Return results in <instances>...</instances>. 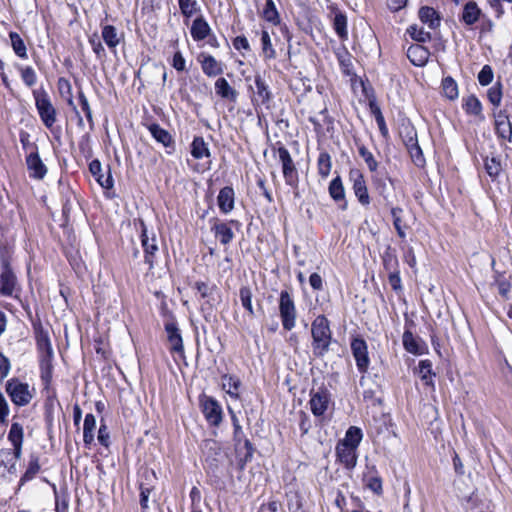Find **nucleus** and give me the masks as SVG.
<instances>
[{
	"label": "nucleus",
	"instance_id": "obj_1",
	"mask_svg": "<svg viewBox=\"0 0 512 512\" xmlns=\"http://www.w3.org/2000/svg\"><path fill=\"white\" fill-rule=\"evenodd\" d=\"M205 447L209 451H214V454L206 455L204 461V470L208 478V482L213 488L217 490H224L226 488L224 477L230 473L228 468L224 467L217 457L221 455L220 448L213 440L205 441Z\"/></svg>",
	"mask_w": 512,
	"mask_h": 512
},
{
	"label": "nucleus",
	"instance_id": "obj_2",
	"mask_svg": "<svg viewBox=\"0 0 512 512\" xmlns=\"http://www.w3.org/2000/svg\"><path fill=\"white\" fill-rule=\"evenodd\" d=\"M312 351L316 358H323L333 340L330 322L325 315H318L311 324Z\"/></svg>",
	"mask_w": 512,
	"mask_h": 512
},
{
	"label": "nucleus",
	"instance_id": "obj_3",
	"mask_svg": "<svg viewBox=\"0 0 512 512\" xmlns=\"http://www.w3.org/2000/svg\"><path fill=\"white\" fill-rule=\"evenodd\" d=\"M276 145V151L282 165V173L285 184L293 190L294 196L299 198V174L295 163L290 155V152L281 142H277Z\"/></svg>",
	"mask_w": 512,
	"mask_h": 512
},
{
	"label": "nucleus",
	"instance_id": "obj_4",
	"mask_svg": "<svg viewBox=\"0 0 512 512\" xmlns=\"http://www.w3.org/2000/svg\"><path fill=\"white\" fill-rule=\"evenodd\" d=\"M32 95L35 107L43 125L51 129L57 120V111L51 102L48 92L43 86L34 89Z\"/></svg>",
	"mask_w": 512,
	"mask_h": 512
},
{
	"label": "nucleus",
	"instance_id": "obj_5",
	"mask_svg": "<svg viewBox=\"0 0 512 512\" xmlns=\"http://www.w3.org/2000/svg\"><path fill=\"white\" fill-rule=\"evenodd\" d=\"M139 226L144 263L148 266V270L151 271L155 268L157 253L159 251L157 237L154 231L149 232L143 219H139Z\"/></svg>",
	"mask_w": 512,
	"mask_h": 512
},
{
	"label": "nucleus",
	"instance_id": "obj_6",
	"mask_svg": "<svg viewBox=\"0 0 512 512\" xmlns=\"http://www.w3.org/2000/svg\"><path fill=\"white\" fill-rule=\"evenodd\" d=\"M5 390L11 402L18 407L28 405L33 398L28 383L22 382L16 377L7 380Z\"/></svg>",
	"mask_w": 512,
	"mask_h": 512
},
{
	"label": "nucleus",
	"instance_id": "obj_7",
	"mask_svg": "<svg viewBox=\"0 0 512 512\" xmlns=\"http://www.w3.org/2000/svg\"><path fill=\"white\" fill-rule=\"evenodd\" d=\"M201 412L210 426L218 427L223 420V409L219 401L205 393L199 396Z\"/></svg>",
	"mask_w": 512,
	"mask_h": 512
},
{
	"label": "nucleus",
	"instance_id": "obj_8",
	"mask_svg": "<svg viewBox=\"0 0 512 512\" xmlns=\"http://www.w3.org/2000/svg\"><path fill=\"white\" fill-rule=\"evenodd\" d=\"M279 315L283 329L291 331L296 325L297 311L293 297L287 290L279 295Z\"/></svg>",
	"mask_w": 512,
	"mask_h": 512
},
{
	"label": "nucleus",
	"instance_id": "obj_9",
	"mask_svg": "<svg viewBox=\"0 0 512 512\" xmlns=\"http://www.w3.org/2000/svg\"><path fill=\"white\" fill-rule=\"evenodd\" d=\"M21 292V284L14 269L12 267L0 269V295L20 301Z\"/></svg>",
	"mask_w": 512,
	"mask_h": 512
},
{
	"label": "nucleus",
	"instance_id": "obj_10",
	"mask_svg": "<svg viewBox=\"0 0 512 512\" xmlns=\"http://www.w3.org/2000/svg\"><path fill=\"white\" fill-rule=\"evenodd\" d=\"M164 330L167 334L170 353L185 359L182 334L179 329L177 320L172 314L170 315L169 320L164 323Z\"/></svg>",
	"mask_w": 512,
	"mask_h": 512
},
{
	"label": "nucleus",
	"instance_id": "obj_11",
	"mask_svg": "<svg viewBox=\"0 0 512 512\" xmlns=\"http://www.w3.org/2000/svg\"><path fill=\"white\" fill-rule=\"evenodd\" d=\"M350 348L358 372L361 374H365L368 371L370 365L368 345L366 341L360 336L354 337L351 340Z\"/></svg>",
	"mask_w": 512,
	"mask_h": 512
},
{
	"label": "nucleus",
	"instance_id": "obj_12",
	"mask_svg": "<svg viewBox=\"0 0 512 512\" xmlns=\"http://www.w3.org/2000/svg\"><path fill=\"white\" fill-rule=\"evenodd\" d=\"M331 403V393L324 385L318 387L317 390L310 391V410L315 417H321L328 410Z\"/></svg>",
	"mask_w": 512,
	"mask_h": 512
},
{
	"label": "nucleus",
	"instance_id": "obj_13",
	"mask_svg": "<svg viewBox=\"0 0 512 512\" xmlns=\"http://www.w3.org/2000/svg\"><path fill=\"white\" fill-rule=\"evenodd\" d=\"M255 90H253V97L251 98L254 106H264L266 109L270 108L273 99L272 91L263 77L257 73L254 77Z\"/></svg>",
	"mask_w": 512,
	"mask_h": 512
},
{
	"label": "nucleus",
	"instance_id": "obj_14",
	"mask_svg": "<svg viewBox=\"0 0 512 512\" xmlns=\"http://www.w3.org/2000/svg\"><path fill=\"white\" fill-rule=\"evenodd\" d=\"M211 224V231L214 236L219 239L222 245H228L234 238V232L232 226L240 225L238 220L231 219L228 222H222L218 218H212L209 220Z\"/></svg>",
	"mask_w": 512,
	"mask_h": 512
},
{
	"label": "nucleus",
	"instance_id": "obj_15",
	"mask_svg": "<svg viewBox=\"0 0 512 512\" xmlns=\"http://www.w3.org/2000/svg\"><path fill=\"white\" fill-rule=\"evenodd\" d=\"M349 180L352 182V189L359 203L362 206H368L370 196L363 173L359 169H350Z\"/></svg>",
	"mask_w": 512,
	"mask_h": 512
},
{
	"label": "nucleus",
	"instance_id": "obj_16",
	"mask_svg": "<svg viewBox=\"0 0 512 512\" xmlns=\"http://www.w3.org/2000/svg\"><path fill=\"white\" fill-rule=\"evenodd\" d=\"M495 134L501 141L512 142V123L506 110L494 111Z\"/></svg>",
	"mask_w": 512,
	"mask_h": 512
},
{
	"label": "nucleus",
	"instance_id": "obj_17",
	"mask_svg": "<svg viewBox=\"0 0 512 512\" xmlns=\"http://www.w3.org/2000/svg\"><path fill=\"white\" fill-rule=\"evenodd\" d=\"M26 165L33 179L42 180L47 174V167L40 158L37 146H33V151L26 156Z\"/></svg>",
	"mask_w": 512,
	"mask_h": 512
},
{
	"label": "nucleus",
	"instance_id": "obj_18",
	"mask_svg": "<svg viewBox=\"0 0 512 512\" xmlns=\"http://www.w3.org/2000/svg\"><path fill=\"white\" fill-rule=\"evenodd\" d=\"M146 128L150 132L153 139L162 144L166 148L168 154H172L175 151V141L172 135L158 123L153 122L146 125Z\"/></svg>",
	"mask_w": 512,
	"mask_h": 512
},
{
	"label": "nucleus",
	"instance_id": "obj_19",
	"mask_svg": "<svg viewBox=\"0 0 512 512\" xmlns=\"http://www.w3.org/2000/svg\"><path fill=\"white\" fill-rule=\"evenodd\" d=\"M407 325L406 323L405 327H407ZM402 343L404 349L410 354L423 355L428 352L426 343L422 339L415 337L409 328H405Z\"/></svg>",
	"mask_w": 512,
	"mask_h": 512
},
{
	"label": "nucleus",
	"instance_id": "obj_20",
	"mask_svg": "<svg viewBox=\"0 0 512 512\" xmlns=\"http://www.w3.org/2000/svg\"><path fill=\"white\" fill-rule=\"evenodd\" d=\"M89 172L94 177L95 181L106 190L112 189L114 186V180L111 173L110 165H107L106 176L102 173V164L98 159H93L89 163Z\"/></svg>",
	"mask_w": 512,
	"mask_h": 512
},
{
	"label": "nucleus",
	"instance_id": "obj_21",
	"mask_svg": "<svg viewBox=\"0 0 512 512\" xmlns=\"http://www.w3.org/2000/svg\"><path fill=\"white\" fill-rule=\"evenodd\" d=\"M328 193L331 199L338 204L342 211L347 210L348 201L346 199L345 188L340 175L335 176L329 183Z\"/></svg>",
	"mask_w": 512,
	"mask_h": 512
},
{
	"label": "nucleus",
	"instance_id": "obj_22",
	"mask_svg": "<svg viewBox=\"0 0 512 512\" xmlns=\"http://www.w3.org/2000/svg\"><path fill=\"white\" fill-rule=\"evenodd\" d=\"M337 460L344 466L345 469L351 471L357 464V449L345 446L344 444L337 443L336 448Z\"/></svg>",
	"mask_w": 512,
	"mask_h": 512
},
{
	"label": "nucleus",
	"instance_id": "obj_23",
	"mask_svg": "<svg viewBox=\"0 0 512 512\" xmlns=\"http://www.w3.org/2000/svg\"><path fill=\"white\" fill-rule=\"evenodd\" d=\"M407 58L416 67H423L427 64L430 51L421 44H411L406 51Z\"/></svg>",
	"mask_w": 512,
	"mask_h": 512
},
{
	"label": "nucleus",
	"instance_id": "obj_24",
	"mask_svg": "<svg viewBox=\"0 0 512 512\" xmlns=\"http://www.w3.org/2000/svg\"><path fill=\"white\" fill-rule=\"evenodd\" d=\"M481 16L482 10L479 8L478 4L470 0L464 4L462 12L459 15V21L466 26H473L480 20Z\"/></svg>",
	"mask_w": 512,
	"mask_h": 512
},
{
	"label": "nucleus",
	"instance_id": "obj_25",
	"mask_svg": "<svg viewBox=\"0 0 512 512\" xmlns=\"http://www.w3.org/2000/svg\"><path fill=\"white\" fill-rule=\"evenodd\" d=\"M217 205L222 214H229L235 206V192L232 186L220 189L217 196Z\"/></svg>",
	"mask_w": 512,
	"mask_h": 512
},
{
	"label": "nucleus",
	"instance_id": "obj_26",
	"mask_svg": "<svg viewBox=\"0 0 512 512\" xmlns=\"http://www.w3.org/2000/svg\"><path fill=\"white\" fill-rule=\"evenodd\" d=\"M212 30L207 20L202 16L196 17L190 27V34L194 41L199 42L208 38Z\"/></svg>",
	"mask_w": 512,
	"mask_h": 512
},
{
	"label": "nucleus",
	"instance_id": "obj_27",
	"mask_svg": "<svg viewBox=\"0 0 512 512\" xmlns=\"http://www.w3.org/2000/svg\"><path fill=\"white\" fill-rule=\"evenodd\" d=\"M33 330L38 349L41 351H45L48 357L51 358L53 350L48 331L44 329L40 322L33 323Z\"/></svg>",
	"mask_w": 512,
	"mask_h": 512
},
{
	"label": "nucleus",
	"instance_id": "obj_28",
	"mask_svg": "<svg viewBox=\"0 0 512 512\" xmlns=\"http://www.w3.org/2000/svg\"><path fill=\"white\" fill-rule=\"evenodd\" d=\"M368 472L364 474L365 486L377 495L383 493L382 478L379 476L375 465H367Z\"/></svg>",
	"mask_w": 512,
	"mask_h": 512
},
{
	"label": "nucleus",
	"instance_id": "obj_29",
	"mask_svg": "<svg viewBox=\"0 0 512 512\" xmlns=\"http://www.w3.org/2000/svg\"><path fill=\"white\" fill-rule=\"evenodd\" d=\"M462 108L467 115L478 117L480 120H484L483 106L481 101L476 95L471 94L462 99Z\"/></svg>",
	"mask_w": 512,
	"mask_h": 512
},
{
	"label": "nucleus",
	"instance_id": "obj_30",
	"mask_svg": "<svg viewBox=\"0 0 512 512\" xmlns=\"http://www.w3.org/2000/svg\"><path fill=\"white\" fill-rule=\"evenodd\" d=\"M418 17L422 23L427 24L430 29H436L440 26L441 16L433 7L422 6L419 9Z\"/></svg>",
	"mask_w": 512,
	"mask_h": 512
},
{
	"label": "nucleus",
	"instance_id": "obj_31",
	"mask_svg": "<svg viewBox=\"0 0 512 512\" xmlns=\"http://www.w3.org/2000/svg\"><path fill=\"white\" fill-rule=\"evenodd\" d=\"M201 68L203 73L208 77H216L223 73L222 63L218 62L215 57L210 54L202 55Z\"/></svg>",
	"mask_w": 512,
	"mask_h": 512
},
{
	"label": "nucleus",
	"instance_id": "obj_32",
	"mask_svg": "<svg viewBox=\"0 0 512 512\" xmlns=\"http://www.w3.org/2000/svg\"><path fill=\"white\" fill-rule=\"evenodd\" d=\"M222 388L226 393L233 399L238 400L240 398L239 389L241 387V380L236 375L225 374L221 377Z\"/></svg>",
	"mask_w": 512,
	"mask_h": 512
},
{
	"label": "nucleus",
	"instance_id": "obj_33",
	"mask_svg": "<svg viewBox=\"0 0 512 512\" xmlns=\"http://www.w3.org/2000/svg\"><path fill=\"white\" fill-rule=\"evenodd\" d=\"M416 373L419 375L424 385L434 388V377L436 373L433 371L432 362L428 359L420 360Z\"/></svg>",
	"mask_w": 512,
	"mask_h": 512
},
{
	"label": "nucleus",
	"instance_id": "obj_34",
	"mask_svg": "<svg viewBox=\"0 0 512 512\" xmlns=\"http://www.w3.org/2000/svg\"><path fill=\"white\" fill-rule=\"evenodd\" d=\"M190 153L194 159L209 158L211 156L208 144L202 136H195L190 145Z\"/></svg>",
	"mask_w": 512,
	"mask_h": 512
},
{
	"label": "nucleus",
	"instance_id": "obj_35",
	"mask_svg": "<svg viewBox=\"0 0 512 512\" xmlns=\"http://www.w3.org/2000/svg\"><path fill=\"white\" fill-rule=\"evenodd\" d=\"M363 439V432L361 428L357 426H350L346 432L345 436L338 443L344 444L345 446L351 447L352 449H357Z\"/></svg>",
	"mask_w": 512,
	"mask_h": 512
},
{
	"label": "nucleus",
	"instance_id": "obj_36",
	"mask_svg": "<svg viewBox=\"0 0 512 512\" xmlns=\"http://www.w3.org/2000/svg\"><path fill=\"white\" fill-rule=\"evenodd\" d=\"M215 92L219 97L233 102L236 101L238 95L237 91L232 88L229 82L223 77L216 80Z\"/></svg>",
	"mask_w": 512,
	"mask_h": 512
},
{
	"label": "nucleus",
	"instance_id": "obj_37",
	"mask_svg": "<svg viewBox=\"0 0 512 512\" xmlns=\"http://www.w3.org/2000/svg\"><path fill=\"white\" fill-rule=\"evenodd\" d=\"M101 36L107 47L115 52V49L121 40L118 36L116 27L110 24L104 25L101 29Z\"/></svg>",
	"mask_w": 512,
	"mask_h": 512
},
{
	"label": "nucleus",
	"instance_id": "obj_38",
	"mask_svg": "<svg viewBox=\"0 0 512 512\" xmlns=\"http://www.w3.org/2000/svg\"><path fill=\"white\" fill-rule=\"evenodd\" d=\"M333 29L341 40H346L348 38L347 16L337 8H335L333 18Z\"/></svg>",
	"mask_w": 512,
	"mask_h": 512
},
{
	"label": "nucleus",
	"instance_id": "obj_39",
	"mask_svg": "<svg viewBox=\"0 0 512 512\" xmlns=\"http://www.w3.org/2000/svg\"><path fill=\"white\" fill-rule=\"evenodd\" d=\"M96 428V418L92 413H88L85 415L84 424H83V442L86 447H90V445L94 441V430Z\"/></svg>",
	"mask_w": 512,
	"mask_h": 512
},
{
	"label": "nucleus",
	"instance_id": "obj_40",
	"mask_svg": "<svg viewBox=\"0 0 512 512\" xmlns=\"http://www.w3.org/2000/svg\"><path fill=\"white\" fill-rule=\"evenodd\" d=\"M10 44L13 52L20 59H28L27 47L22 37L15 31L9 32Z\"/></svg>",
	"mask_w": 512,
	"mask_h": 512
},
{
	"label": "nucleus",
	"instance_id": "obj_41",
	"mask_svg": "<svg viewBox=\"0 0 512 512\" xmlns=\"http://www.w3.org/2000/svg\"><path fill=\"white\" fill-rule=\"evenodd\" d=\"M441 88H442L443 96H445L447 99L454 101L458 98V96H459L458 84L452 76L448 75L442 79Z\"/></svg>",
	"mask_w": 512,
	"mask_h": 512
},
{
	"label": "nucleus",
	"instance_id": "obj_42",
	"mask_svg": "<svg viewBox=\"0 0 512 512\" xmlns=\"http://www.w3.org/2000/svg\"><path fill=\"white\" fill-rule=\"evenodd\" d=\"M484 168L488 176L495 180L502 171L501 159L498 155L486 156L484 159Z\"/></svg>",
	"mask_w": 512,
	"mask_h": 512
},
{
	"label": "nucleus",
	"instance_id": "obj_43",
	"mask_svg": "<svg viewBox=\"0 0 512 512\" xmlns=\"http://www.w3.org/2000/svg\"><path fill=\"white\" fill-rule=\"evenodd\" d=\"M261 16L263 19L273 26H277L281 22V17L273 0H266Z\"/></svg>",
	"mask_w": 512,
	"mask_h": 512
},
{
	"label": "nucleus",
	"instance_id": "obj_44",
	"mask_svg": "<svg viewBox=\"0 0 512 512\" xmlns=\"http://www.w3.org/2000/svg\"><path fill=\"white\" fill-rule=\"evenodd\" d=\"M383 267L387 272L397 271L399 269V261L396 251L391 246H387L382 256Z\"/></svg>",
	"mask_w": 512,
	"mask_h": 512
},
{
	"label": "nucleus",
	"instance_id": "obj_45",
	"mask_svg": "<svg viewBox=\"0 0 512 512\" xmlns=\"http://www.w3.org/2000/svg\"><path fill=\"white\" fill-rule=\"evenodd\" d=\"M336 57L342 72L347 76L352 75L353 63L352 55L350 52L345 47H343L336 52Z\"/></svg>",
	"mask_w": 512,
	"mask_h": 512
},
{
	"label": "nucleus",
	"instance_id": "obj_46",
	"mask_svg": "<svg viewBox=\"0 0 512 512\" xmlns=\"http://www.w3.org/2000/svg\"><path fill=\"white\" fill-rule=\"evenodd\" d=\"M40 471L39 458L36 455H31L26 471L19 480V486H23L25 483L34 479L36 474Z\"/></svg>",
	"mask_w": 512,
	"mask_h": 512
},
{
	"label": "nucleus",
	"instance_id": "obj_47",
	"mask_svg": "<svg viewBox=\"0 0 512 512\" xmlns=\"http://www.w3.org/2000/svg\"><path fill=\"white\" fill-rule=\"evenodd\" d=\"M403 212V209L401 207H392L391 208V216L393 219V226L397 232V235L399 238L404 240L406 238V229L408 228V225L404 224L401 218V213Z\"/></svg>",
	"mask_w": 512,
	"mask_h": 512
},
{
	"label": "nucleus",
	"instance_id": "obj_48",
	"mask_svg": "<svg viewBox=\"0 0 512 512\" xmlns=\"http://www.w3.org/2000/svg\"><path fill=\"white\" fill-rule=\"evenodd\" d=\"M182 16L189 19L201 11V7L197 0H177Z\"/></svg>",
	"mask_w": 512,
	"mask_h": 512
},
{
	"label": "nucleus",
	"instance_id": "obj_49",
	"mask_svg": "<svg viewBox=\"0 0 512 512\" xmlns=\"http://www.w3.org/2000/svg\"><path fill=\"white\" fill-rule=\"evenodd\" d=\"M254 446L251 441L247 438L242 440V454L237 455L239 457L238 465L239 470H244L247 462L253 458Z\"/></svg>",
	"mask_w": 512,
	"mask_h": 512
},
{
	"label": "nucleus",
	"instance_id": "obj_50",
	"mask_svg": "<svg viewBox=\"0 0 512 512\" xmlns=\"http://www.w3.org/2000/svg\"><path fill=\"white\" fill-rule=\"evenodd\" d=\"M406 33L416 41V44L426 43L431 40L432 35L430 32L425 31L422 27L417 26L416 24L410 25Z\"/></svg>",
	"mask_w": 512,
	"mask_h": 512
},
{
	"label": "nucleus",
	"instance_id": "obj_51",
	"mask_svg": "<svg viewBox=\"0 0 512 512\" xmlns=\"http://www.w3.org/2000/svg\"><path fill=\"white\" fill-rule=\"evenodd\" d=\"M15 68L20 72L21 79L27 87H32L37 82V74L32 66L16 64Z\"/></svg>",
	"mask_w": 512,
	"mask_h": 512
},
{
	"label": "nucleus",
	"instance_id": "obj_52",
	"mask_svg": "<svg viewBox=\"0 0 512 512\" xmlns=\"http://www.w3.org/2000/svg\"><path fill=\"white\" fill-rule=\"evenodd\" d=\"M53 366L50 358L44 359L40 364V378L44 389L48 390L52 381Z\"/></svg>",
	"mask_w": 512,
	"mask_h": 512
},
{
	"label": "nucleus",
	"instance_id": "obj_53",
	"mask_svg": "<svg viewBox=\"0 0 512 512\" xmlns=\"http://www.w3.org/2000/svg\"><path fill=\"white\" fill-rule=\"evenodd\" d=\"M401 137L406 149H409L418 143L417 131L412 125H407L403 127L401 131Z\"/></svg>",
	"mask_w": 512,
	"mask_h": 512
},
{
	"label": "nucleus",
	"instance_id": "obj_54",
	"mask_svg": "<svg viewBox=\"0 0 512 512\" xmlns=\"http://www.w3.org/2000/svg\"><path fill=\"white\" fill-rule=\"evenodd\" d=\"M57 87L60 95L67 99V104L71 107L75 106L72 96V86L68 79L60 77L57 81Z\"/></svg>",
	"mask_w": 512,
	"mask_h": 512
},
{
	"label": "nucleus",
	"instance_id": "obj_55",
	"mask_svg": "<svg viewBox=\"0 0 512 512\" xmlns=\"http://www.w3.org/2000/svg\"><path fill=\"white\" fill-rule=\"evenodd\" d=\"M261 46L265 59L276 58V51L272 46L270 34L267 30L261 31Z\"/></svg>",
	"mask_w": 512,
	"mask_h": 512
},
{
	"label": "nucleus",
	"instance_id": "obj_56",
	"mask_svg": "<svg viewBox=\"0 0 512 512\" xmlns=\"http://www.w3.org/2000/svg\"><path fill=\"white\" fill-rule=\"evenodd\" d=\"M318 173L322 178L328 177L331 172L332 163L331 157L327 152H321L317 161Z\"/></svg>",
	"mask_w": 512,
	"mask_h": 512
},
{
	"label": "nucleus",
	"instance_id": "obj_57",
	"mask_svg": "<svg viewBox=\"0 0 512 512\" xmlns=\"http://www.w3.org/2000/svg\"><path fill=\"white\" fill-rule=\"evenodd\" d=\"M239 297L243 308L250 316H254V309L252 306V291L248 286H242L239 290Z\"/></svg>",
	"mask_w": 512,
	"mask_h": 512
},
{
	"label": "nucleus",
	"instance_id": "obj_58",
	"mask_svg": "<svg viewBox=\"0 0 512 512\" xmlns=\"http://www.w3.org/2000/svg\"><path fill=\"white\" fill-rule=\"evenodd\" d=\"M502 83L500 81H497L493 86H491L487 91V98L489 102L495 106L498 107L501 104L502 100Z\"/></svg>",
	"mask_w": 512,
	"mask_h": 512
},
{
	"label": "nucleus",
	"instance_id": "obj_59",
	"mask_svg": "<svg viewBox=\"0 0 512 512\" xmlns=\"http://www.w3.org/2000/svg\"><path fill=\"white\" fill-rule=\"evenodd\" d=\"M78 100H79V104L81 106V109L84 112L85 117H86V119H87V121L89 123L90 130H93V128H94V121H93L92 111H91L88 99H87V97L85 96V94H84V92L82 90L78 91Z\"/></svg>",
	"mask_w": 512,
	"mask_h": 512
},
{
	"label": "nucleus",
	"instance_id": "obj_60",
	"mask_svg": "<svg viewBox=\"0 0 512 512\" xmlns=\"http://www.w3.org/2000/svg\"><path fill=\"white\" fill-rule=\"evenodd\" d=\"M23 437L24 432L22 425L18 422H13L8 432V440L10 441L11 445L23 443Z\"/></svg>",
	"mask_w": 512,
	"mask_h": 512
},
{
	"label": "nucleus",
	"instance_id": "obj_61",
	"mask_svg": "<svg viewBox=\"0 0 512 512\" xmlns=\"http://www.w3.org/2000/svg\"><path fill=\"white\" fill-rule=\"evenodd\" d=\"M359 155L364 159L371 172H376L378 169V162L374 158L373 154L364 146L358 147Z\"/></svg>",
	"mask_w": 512,
	"mask_h": 512
},
{
	"label": "nucleus",
	"instance_id": "obj_62",
	"mask_svg": "<svg viewBox=\"0 0 512 512\" xmlns=\"http://www.w3.org/2000/svg\"><path fill=\"white\" fill-rule=\"evenodd\" d=\"M54 495H55V512H68L69 507V498L68 495L63 493L59 494L56 486H53Z\"/></svg>",
	"mask_w": 512,
	"mask_h": 512
},
{
	"label": "nucleus",
	"instance_id": "obj_63",
	"mask_svg": "<svg viewBox=\"0 0 512 512\" xmlns=\"http://www.w3.org/2000/svg\"><path fill=\"white\" fill-rule=\"evenodd\" d=\"M78 147L79 151L86 159H90L92 157L93 150L91 147V137L89 133H86L83 136H81L78 143Z\"/></svg>",
	"mask_w": 512,
	"mask_h": 512
},
{
	"label": "nucleus",
	"instance_id": "obj_64",
	"mask_svg": "<svg viewBox=\"0 0 512 512\" xmlns=\"http://www.w3.org/2000/svg\"><path fill=\"white\" fill-rule=\"evenodd\" d=\"M494 78L493 69L490 65H484L477 75L478 82L481 86L489 85Z\"/></svg>",
	"mask_w": 512,
	"mask_h": 512
}]
</instances>
